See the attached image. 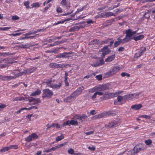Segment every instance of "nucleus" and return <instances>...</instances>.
Returning <instances> with one entry per match:
<instances>
[{
    "label": "nucleus",
    "mask_w": 155,
    "mask_h": 155,
    "mask_svg": "<svg viewBox=\"0 0 155 155\" xmlns=\"http://www.w3.org/2000/svg\"><path fill=\"white\" fill-rule=\"evenodd\" d=\"M84 24V22H82L76 24V25H78L77 26L78 27V29L79 30L80 28H82L85 27V25Z\"/></svg>",
    "instance_id": "nucleus-31"
},
{
    "label": "nucleus",
    "mask_w": 155,
    "mask_h": 155,
    "mask_svg": "<svg viewBox=\"0 0 155 155\" xmlns=\"http://www.w3.org/2000/svg\"><path fill=\"white\" fill-rule=\"evenodd\" d=\"M109 114L108 112H105L96 115L92 117L93 119H99L108 116Z\"/></svg>",
    "instance_id": "nucleus-11"
},
{
    "label": "nucleus",
    "mask_w": 155,
    "mask_h": 155,
    "mask_svg": "<svg viewBox=\"0 0 155 155\" xmlns=\"http://www.w3.org/2000/svg\"><path fill=\"white\" fill-rule=\"evenodd\" d=\"M35 45H30L27 44L25 45H18L17 47L20 48H28L31 46H35Z\"/></svg>",
    "instance_id": "nucleus-23"
},
{
    "label": "nucleus",
    "mask_w": 155,
    "mask_h": 155,
    "mask_svg": "<svg viewBox=\"0 0 155 155\" xmlns=\"http://www.w3.org/2000/svg\"><path fill=\"white\" fill-rule=\"evenodd\" d=\"M10 77L8 76H3L2 75H0V79L2 80L6 81L10 80L9 78Z\"/></svg>",
    "instance_id": "nucleus-32"
},
{
    "label": "nucleus",
    "mask_w": 155,
    "mask_h": 155,
    "mask_svg": "<svg viewBox=\"0 0 155 155\" xmlns=\"http://www.w3.org/2000/svg\"><path fill=\"white\" fill-rule=\"evenodd\" d=\"M49 66L51 68H62V65L61 64H58L55 63H51L49 64Z\"/></svg>",
    "instance_id": "nucleus-15"
},
{
    "label": "nucleus",
    "mask_w": 155,
    "mask_h": 155,
    "mask_svg": "<svg viewBox=\"0 0 155 155\" xmlns=\"http://www.w3.org/2000/svg\"><path fill=\"white\" fill-rule=\"evenodd\" d=\"M135 54L136 55L137 57L138 58H139L142 54V52H140L139 51L137 53H136Z\"/></svg>",
    "instance_id": "nucleus-55"
},
{
    "label": "nucleus",
    "mask_w": 155,
    "mask_h": 155,
    "mask_svg": "<svg viewBox=\"0 0 155 155\" xmlns=\"http://www.w3.org/2000/svg\"><path fill=\"white\" fill-rule=\"evenodd\" d=\"M68 153L71 154H73L74 153V150L72 148H71L68 151Z\"/></svg>",
    "instance_id": "nucleus-48"
},
{
    "label": "nucleus",
    "mask_w": 155,
    "mask_h": 155,
    "mask_svg": "<svg viewBox=\"0 0 155 155\" xmlns=\"http://www.w3.org/2000/svg\"><path fill=\"white\" fill-rule=\"evenodd\" d=\"M121 44V43L120 41L119 40H118V41H116L114 43V46L115 47H116L120 45V44Z\"/></svg>",
    "instance_id": "nucleus-42"
},
{
    "label": "nucleus",
    "mask_w": 155,
    "mask_h": 155,
    "mask_svg": "<svg viewBox=\"0 0 155 155\" xmlns=\"http://www.w3.org/2000/svg\"><path fill=\"white\" fill-rule=\"evenodd\" d=\"M97 93L96 92H95V93H94V95L91 96V99L93 100H94V99H95L96 97V96H97Z\"/></svg>",
    "instance_id": "nucleus-62"
},
{
    "label": "nucleus",
    "mask_w": 155,
    "mask_h": 155,
    "mask_svg": "<svg viewBox=\"0 0 155 155\" xmlns=\"http://www.w3.org/2000/svg\"><path fill=\"white\" fill-rule=\"evenodd\" d=\"M29 100V102H31L32 101H37V103H34L33 104H37L38 103H40L41 102L40 99L38 98L36 99L34 98L33 97H30L28 98V100Z\"/></svg>",
    "instance_id": "nucleus-14"
},
{
    "label": "nucleus",
    "mask_w": 155,
    "mask_h": 155,
    "mask_svg": "<svg viewBox=\"0 0 155 155\" xmlns=\"http://www.w3.org/2000/svg\"><path fill=\"white\" fill-rule=\"evenodd\" d=\"M105 95H104V97L105 99H110L116 96L117 94V93H108V91L105 92Z\"/></svg>",
    "instance_id": "nucleus-8"
},
{
    "label": "nucleus",
    "mask_w": 155,
    "mask_h": 155,
    "mask_svg": "<svg viewBox=\"0 0 155 155\" xmlns=\"http://www.w3.org/2000/svg\"><path fill=\"white\" fill-rule=\"evenodd\" d=\"M121 75L122 77L127 76V77H129L130 76V74L127 73L125 72H122L121 74Z\"/></svg>",
    "instance_id": "nucleus-45"
},
{
    "label": "nucleus",
    "mask_w": 155,
    "mask_h": 155,
    "mask_svg": "<svg viewBox=\"0 0 155 155\" xmlns=\"http://www.w3.org/2000/svg\"><path fill=\"white\" fill-rule=\"evenodd\" d=\"M109 42H110V43L109 45H108V47L109 46L110 47H111L112 45V44L114 43V40L112 39H111V40H110V41Z\"/></svg>",
    "instance_id": "nucleus-61"
},
{
    "label": "nucleus",
    "mask_w": 155,
    "mask_h": 155,
    "mask_svg": "<svg viewBox=\"0 0 155 155\" xmlns=\"http://www.w3.org/2000/svg\"><path fill=\"white\" fill-rule=\"evenodd\" d=\"M111 40V39H108L104 41H103L101 42V44H107Z\"/></svg>",
    "instance_id": "nucleus-47"
},
{
    "label": "nucleus",
    "mask_w": 155,
    "mask_h": 155,
    "mask_svg": "<svg viewBox=\"0 0 155 155\" xmlns=\"http://www.w3.org/2000/svg\"><path fill=\"white\" fill-rule=\"evenodd\" d=\"M84 24V22H82L76 24V25H78L77 26L78 27V29L79 30L80 28H82L85 27V25Z\"/></svg>",
    "instance_id": "nucleus-30"
},
{
    "label": "nucleus",
    "mask_w": 155,
    "mask_h": 155,
    "mask_svg": "<svg viewBox=\"0 0 155 155\" xmlns=\"http://www.w3.org/2000/svg\"><path fill=\"white\" fill-rule=\"evenodd\" d=\"M146 50V48L145 47H142L141 49L139 51L141 52L142 54H143V52L145 51Z\"/></svg>",
    "instance_id": "nucleus-56"
},
{
    "label": "nucleus",
    "mask_w": 155,
    "mask_h": 155,
    "mask_svg": "<svg viewBox=\"0 0 155 155\" xmlns=\"http://www.w3.org/2000/svg\"><path fill=\"white\" fill-rule=\"evenodd\" d=\"M134 94H130L128 95H125L124 97L125 99H130L134 98Z\"/></svg>",
    "instance_id": "nucleus-33"
},
{
    "label": "nucleus",
    "mask_w": 155,
    "mask_h": 155,
    "mask_svg": "<svg viewBox=\"0 0 155 155\" xmlns=\"http://www.w3.org/2000/svg\"><path fill=\"white\" fill-rule=\"evenodd\" d=\"M15 76H9L10 80L12 79H14L20 76H21L24 74H25L24 70L23 71H21L20 70H16L13 72Z\"/></svg>",
    "instance_id": "nucleus-5"
},
{
    "label": "nucleus",
    "mask_w": 155,
    "mask_h": 155,
    "mask_svg": "<svg viewBox=\"0 0 155 155\" xmlns=\"http://www.w3.org/2000/svg\"><path fill=\"white\" fill-rule=\"evenodd\" d=\"M130 39L129 38L126 37V36L125 38H124L123 39H121L120 38H118V40H119L120 41V42L121 44H124L127 42L128 41L130 40Z\"/></svg>",
    "instance_id": "nucleus-22"
},
{
    "label": "nucleus",
    "mask_w": 155,
    "mask_h": 155,
    "mask_svg": "<svg viewBox=\"0 0 155 155\" xmlns=\"http://www.w3.org/2000/svg\"><path fill=\"white\" fill-rule=\"evenodd\" d=\"M61 4L62 5H65L68 9L70 6L69 3L67 2L66 0H62L61 2Z\"/></svg>",
    "instance_id": "nucleus-21"
},
{
    "label": "nucleus",
    "mask_w": 155,
    "mask_h": 155,
    "mask_svg": "<svg viewBox=\"0 0 155 155\" xmlns=\"http://www.w3.org/2000/svg\"><path fill=\"white\" fill-rule=\"evenodd\" d=\"M9 149H10V148H9V146L7 147H5L1 149L0 150V152H4L6 151H8V150Z\"/></svg>",
    "instance_id": "nucleus-36"
},
{
    "label": "nucleus",
    "mask_w": 155,
    "mask_h": 155,
    "mask_svg": "<svg viewBox=\"0 0 155 155\" xmlns=\"http://www.w3.org/2000/svg\"><path fill=\"white\" fill-rule=\"evenodd\" d=\"M64 137L63 136H58L56 139V141L57 142L60 141L61 140L63 139Z\"/></svg>",
    "instance_id": "nucleus-41"
},
{
    "label": "nucleus",
    "mask_w": 155,
    "mask_h": 155,
    "mask_svg": "<svg viewBox=\"0 0 155 155\" xmlns=\"http://www.w3.org/2000/svg\"><path fill=\"white\" fill-rule=\"evenodd\" d=\"M96 93H97V94H98L100 96H101L102 95L104 96V95H105V92H102L101 91H97V92Z\"/></svg>",
    "instance_id": "nucleus-52"
},
{
    "label": "nucleus",
    "mask_w": 155,
    "mask_h": 155,
    "mask_svg": "<svg viewBox=\"0 0 155 155\" xmlns=\"http://www.w3.org/2000/svg\"><path fill=\"white\" fill-rule=\"evenodd\" d=\"M68 73L66 72L65 74L64 82L65 83V86H69L68 82Z\"/></svg>",
    "instance_id": "nucleus-27"
},
{
    "label": "nucleus",
    "mask_w": 155,
    "mask_h": 155,
    "mask_svg": "<svg viewBox=\"0 0 155 155\" xmlns=\"http://www.w3.org/2000/svg\"><path fill=\"white\" fill-rule=\"evenodd\" d=\"M6 106V105L4 104H0V110H2Z\"/></svg>",
    "instance_id": "nucleus-53"
},
{
    "label": "nucleus",
    "mask_w": 155,
    "mask_h": 155,
    "mask_svg": "<svg viewBox=\"0 0 155 155\" xmlns=\"http://www.w3.org/2000/svg\"><path fill=\"white\" fill-rule=\"evenodd\" d=\"M125 33L126 34V37L127 38L129 37L130 38L133 35L132 33V31L131 29H128L126 31Z\"/></svg>",
    "instance_id": "nucleus-20"
},
{
    "label": "nucleus",
    "mask_w": 155,
    "mask_h": 155,
    "mask_svg": "<svg viewBox=\"0 0 155 155\" xmlns=\"http://www.w3.org/2000/svg\"><path fill=\"white\" fill-rule=\"evenodd\" d=\"M81 115H77L75 116V119H79L80 120Z\"/></svg>",
    "instance_id": "nucleus-64"
},
{
    "label": "nucleus",
    "mask_w": 155,
    "mask_h": 155,
    "mask_svg": "<svg viewBox=\"0 0 155 155\" xmlns=\"http://www.w3.org/2000/svg\"><path fill=\"white\" fill-rule=\"evenodd\" d=\"M85 7H86V6H84L81 8L78 9L77 11L76 12V13H78L79 12L83 11L84 10V9L85 8Z\"/></svg>",
    "instance_id": "nucleus-54"
},
{
    "label": "nucleus",
    "mask_w": 155,
    "mask_h": 155,
    "mask_svg": "<svg viewBox=\"0 0 155 155\" xmlns=\"http://www.w3.org/2000/svg\"><path fill=\"white\" fill-rule=\"evenodd\" d=\"M31 5L32 7L38 8L40 6V5L38 2H35L33 3Z\"/></svg>",
    "instance_id": "nucleus-35"
},
{
    "label": "nucleus",
    "mask_w": 155,
    "mask_h": 155,
    "mask_svg": "<svg viewBox=\"0 0 155 155\" xmlns=\"http://www.w3.org/2000/svg\"><path fill=\"white\" fill-rule=\"evenodd\" d=\"M140 117H143L147 119H150L151 118L150 115H143L139 116Z\"/></svg>",
    "instance_id": "nucleus-40"
},
{
    "label": "nucleus",
    "mask_w": 155,
    "mask_h": 155,
    "mask_svg": "<svg viewBox=\"0 0 155 155\" xmlns=\"http://www.w3.org/2000/svg\"><path fill=\"white\" fill-rule=\"evenodd\" d=\"M95 78L97 80L100 81L102 79V76L101 75H98L95 77Z\"/></svg>",
    "instance_id": "nucleus-51"
},
{
    "label": "nucleus",
    "mask_w": 155,
    "mask_h": 155,
    "mask_svg": "<svg viewBox=\"0 0 155 155\" xmlns=\"http://www.w3.org/2000/svg\"><path fill=\"white\" fill-rule=\"evenodd\" d=\"M144 36L143 35H140L139 36L135 37H134L132 38H133L135 41H137L143 38Z\"/></svg>",
    "instance_id": "nucleus-29"
},
{
    "label": "nucleus",
    "mask_w": 155,
    "mask_h": 155,
    "mask_svg": "<svg viewBox=\"0 0 155 155\" xmlns=\"http://www.w3.org/2000/svg\"><path fill=\"white\" fill-rule=\"evenodd\" d=\"M62 85L61 82H59L58 84H52L51 85L49 86V87H51L53 89H59L60 88Z\"/></svg>",
    "instance_id": "nucleus-16"
},
{
    "label": "nucleus",
    "mask_w": 155,
    "mask_h": 155,
    "mask_svg": "<svg viewBox=\"0 0 155 155\" xmlns=\"http://www.w3.org/2000/svg\"><path fill=\"white\" fill-rule=\"evenodd\" d=\"M120 125L119 122L117 121H114L110 123L108 125L105 126L106 128L114 127Z\"/></svg>",
    "instance_id": "nucleus-10"
},
{
    "label": "nucleus",
    "mask_w": 155,
    "mask_h": 155,
    "mask_svg": "<svg viewBox=\"0 0 155 155\" xmlns=\"http://www.w3.org/2000/svg\"><path fill=\"white\" fill-rule=\"evenodd\" d=\"M109 89V87L108 85L104 84L97 87V91L102 92H106L105 91L107 90H108Z\"/></svg>",
    "instance_id": "nucleus-9"
},
{
    "label": "nucleus",
    "mask_w": 155,
    "mask_h": 155,
    "mask_svg": "<svg viewBox=\"0 0 155 155\" xmlns=\"http://www.w3.org/2000/svg\"><path fill=\"white\" fill-rule=\"evenodd\" d=\"M88 117L87 116L82 114L81 115L80 120L81 122H84L87 120Z\"/></svg>",
    "instance_id": "nucleus-24"
},
{
    "label": "nucleus",
    "mask_w": 155,
    "mask_h": 155,
    "mask_svg": "<svg viewBox=\"0 0 155 155\" xmlns=\"http://www.w3.org/2000/svg\"><path fill=\"white\" fill-rule=\"evenodd\" d=\"M124 97H122L120 95L119 96L117 97V101L120 102H121L122 101Z\"/></svg>",
    "instance_id": "nucleus-50"
},
{
    "label": "nucleus",
    "mask_w": 155,
    "mask_h": 155,
    "mask_svg": "<svg viewBox=\"0 0 155 155\" xmlns=\"http://www.w3.org/2000/svg\"><path fill=\"white\" fill-rule=\"evenodd\" d=\"M107 12L108 17H109V16H116L115 15L114 13H112V12Z\"/></svg>",
    "instance_id": "nucleus-49"
},
{
    "label": "nucleus",
    "mask_w": 155,
    "mask_h": 155,
    "mask_svg": "<svg viewBox=\"0 0 155 155\" xmlns=\"http://www.w3.org/2000/svg\"><path fill=\"white\" fill-rule=\"evenodd\" d=\"M52 82V80H48L46 82V85L48 86V87H49V86L53 84L51 83Z\"/></svg>",
    "instance_id": "nucleus-39"
},
{
    "label": "nucleus",
    "mask_w": 155,
    "mask_h": 155,
    "mask_svg": "<svg viewBox=\"0 0 155 155\" xmlns=\"http://www.w3.org/2000/svg\"><path fill=\"white\" fill-rule=\"evenodd\" d=\"M84 89V87L83 86H81L78 88L76 91L72 93L71 94L75 98L81 93L82 91Z\"/></svg>",
    "instance_id": "nucleus-6"
},
{
    "label": "nucleus",
    "mask_w": 155,
    "mask_h": 155,
    "mask_svg": "<svg viewBox=\"0 0 155 155\" xmlns=\"http://www.w3.org/2000/svg\"><path fill=\"white\" fill-rule=\"evenodd\" d=\"M42 97L43 98L47 97L51 98L53 95V92L48 89H46L43 90Z\"/></svg>",
    "instance_id": "nucleus-2"
},
{
    "label": "nucleus",
    "mask_w": 155,
    "mask_h": 155,
    "mask_svg": "<svg viewBox=\"0 0 155 155\" xmlns=\"http://www.w3.org/2000/svg\"><path fill=\"white\" fill-rule=\"evenodd\" d=\"M41 93V91L38 89H37L35 92L32 93L30 95L31 96H35L37 95H38Z\"/></svg>",
    "instance_id": "nucleus-28"
},
{
    "label": "nucleus",
    "mask_w": 155,
    "mask_h": 155,
    "mask_svg": "<svg viewBox=\"0 0 155 155\" xmlns=\"http://www.w3.org/2000/svg\"><path fill=\"white\" fill-rule=\"evenodd\" d=\"M36 68L33 67L30 68L28 69L27 70H24L25 74H30L36 70Z\"/></svg>",
    "instance_id": "nucleus-18"
},
{
    "label": "nucleus",
    "mask_w": 155,
    "mask_h": 155,
    "mask_svg": "<svg viewBox=\"0 0 155 155\" xmlns=\"http://www.w3.org/2000/svg\"><path fill=\"white\" fill-rule=\"evenodd\" d=\"M97 88H93L92 89H90L89 91V92H91V93H93L95 91H97Z\"/></svg>",
    "instance_id": "nucleus-57"
},
{
    "label": "nucleus",
    "mask_w": 155,
    "mask_h": 155,
    "mask_svg": "<svg viewBox=\"0 0 155 155\" xmlns=\"http://www.w3.org/2000/svg\"><path fill=\"white\" fill-rule=\"evenodd\" d=\"M149 12V11L147 10V12H145L144 14L143 15V18L144 17L145 18H149L150 16L148 14Z\"/></svg>",
    "instance_id": "nucleus-44"
},
{
    "label": "nucleus",
    "mask_w": 155,
    "mask_h": 155,
    "mask_svg": "<svg viewBox=\"0 0 155 155\" xmlns=\"http://www.w3.org/2000/svg\"><path fill=\"white\" fill-rule=\"evenodd\" d=\"M115 58V55L113 54L111 56L108 57L107 59H106L105 61L106 62H110L113 61Z\"/></svg>",
    "instance_id": "nucleus-26"
},
{
    "label": "nucleus",
    "mask_w": 155,
    "mask_h": 155,
    "mask_svg": "<svg viewBox=\"0 0 155 155\" xmlns=\"http://www.w3.org/2000/svg\"><path fill=\"white\" fill-rule=\"evenodd\" d=\"M75 98L74 97V96L71 94V95L65 98L64 99V101L66 102H71V101H74Z\"/></svg>",
    "instance_id": "nucleus-17"
},
{
    "label": "nucleus",
    "mask_w": 155,
    "mask_h": 155,
    "mask_svg": "<svg viewBox=\"0 0 155 155\" xmlns=\"http://www.w3.org/2000/svg\"><path fill=\"white\" fill-rule=\"evenodd\" d=\"M62 47L61 48H55L54 49H53L52 50H50L47 51H46V53H54V54H57L59 52V50L61 48H62Z\"/></svg>",
    "instance_id": "nucleus-13"
},
{
    "label": "nucleus",
    "mask_w": 155,
    "mask_h": 155,
    "mask_svg": "<svg viewBox=\"0 0 155 155\" xmlns=\"http://www.w3.org/2000/svg\"><path fill=\"white\" fill-rule=\"evenodd\" d=\"M25 100L26 101H28V98L27 97H21L20 98H19V101H21L22 100Z\"/></svg>",
    "instance_id": "nucleus-60"
},
{
    "label": "nucleus",
    "mask_w": 155,
    "mask_h": 155,
    "mask_svg": "<svg viewBox=\"0 0 155 155\" xmlns=\"http://www.w3.org/2000/svg\"><path fill=\"white\" fill-rule=\"evenodd\" d=\"M108 46H104L101 49V51H99V52H102V55L101 56L102 58H104L106 55L108 54L111 51L108 48Z\"/></svg>",
    "instance_id": "nucleus-3"
},
{
    "label": "nucleus",
    "mask_w": 155,
    "mask_h": 155,
    "mask_svg": "<svg viewBox=\"0 0 155 155\" xmlns=\"http://www.w3.org/2000/svg\"><path fill=\"white\" fill-rule=\"evenodd\" d=\"M127 154L128 155H133L135 154L134 153V150L133 149H132L127 152Z\"/></svg>",
    "instance_id": "nucleus-38"
},
{
    "label": "nucleus",
    "mask_w": 155,
    "mask_h": 155,
    "mask_svg": "<svg viewBox=\"0 0 155 155\" xmlns=\"http://www.w3.org/2000/svg\"><path fill=\"white\" fill-rule=\"evenodd\" d=\"M71 53L70 52L67 53V52H64L63 53H60L56 56V58H66L69 57V56L68 55V54H71Z\"/></svg>",
    "instance_id": "nucleus-12"
},
{
    "label": "nucleus",
    "mask_w": 155,
    "mask_h": 155,
    "mask_svg": "<svg viewBox=\"0 0 155 155\" xmlns=\"http://www.w3.org/2000/svg\"><path fill=\"white\" fill-rule=\"evenodd\" d=\"M146 148V146L144 144L139 143L136 145L133 149L135 154H136L141 151H143Z\"/></svg>",
    "instance_id": "nucleus-1"
},
{
    "label": "nucleus",
    "mask_w": 155,
    "mask_h": 155,
    "mask_svg": "<svg viewBox=\"0 0 155 155\" xmlns=\"http://www.w3.org/2000/svg\"><path fill=\"white\" fill-rule=\"evenodd\" d=\"M30 2L29 1L25 2L24 3V5L26 7L27 9L31 8V7L29 6Z\"/></svg>",
    "instance_id": "nucleus-37"
},
{
    "label": "nucleus",
    "mask_w": 155,
    "mask_h": 155,
    "mask_svg": "<svg viewBox=\"0 0 155 155\" xmlns=\"http://www.w3.org/2000/svg\"><path fill=\"white\" fill-rule=\"evenodd\" d=\"M152 142V141L151 140L148 139L145 141V143L147 145H149Z\"/></svg>",
    "instance_id": "nucleus-46"
},
{
    "label": "nucleus",
    "mask_w": 155,
    "mask_h": 155,
    "mask_svg": "<svg viewBox=\"0 0 155 155\" xmlns=\"http://www.w3.org/2000/svg\"><path fill=\"white\" fill-rule=\"evenodd\" d=\"M38 138V136L35 133H34L29 135L28 137L25 138V140L27 142H29L35 139Z\"/></svg>",
    "instance_id": "nucleus-7"
},
{
    "label": "nucleus",
    "mask_w": 155,
    "mask_h": 155,
    "mask_svg": "<svg viewBox=\"0 0 155 155\" xmlns=\"http://www.w3.org/2000/svg\"><path fill=\"white\" fill-rule=\"evenodd\" d=\"M120 69L118 67H114L112 69H111L109 72H108L106 75L107 77L111 76L114 74L116 72H117Z\"/></svg>",
    "instance_id": "nucleus-4"
},
{
    "label": "nucleus",
    "mask_w": 155,
    "mask_h": 155,
    "mask_svg": "<svg viewBox=\"0 0 155 155\" xmlns=\"http://www.w3.org/2000/svg\"><path fill=\"white\" fill-rule=\"evenodd\" d=\"M70 124L73 125H78V122L74 120H71L70 121Z\"/></svg>",
    "instance_id": "nucleus-43"
},
{
    "label": "nucleus",
    "mask_w": 155,
    "mask_h": 155,
    "mask_svg": "<svg viewBox=\"0 0 155 155\" xmlns=\"http://www.w3.org/2000/svg\"><path fill=\"white\" fill-rule=\"evenodd\" d=\"M142 107V106L141 104H135L133 105L131 107V108L133 109L138 110L140 109Z\"/></svg>",
    "instance_id": "nucleus-19"
},
{
    "label": "nucleus",
    "mask_w": 155,
    "mask_h": 155,
    "mask_svg": "<svg viewBox=\"0 0 155 155\" xmlns=\"http://www.w3.org/2000/svg\"><path fill=\"white\" fill-rule=\"evenodd\" d=\"M78 27L77 26H74L71 28L69 30V31L70 32H74L75 31H78Z\"/></svg>",
    "instance_id": "nucleus-34"
},
{
    "label": "nucleus",
    "mask_w": 155,
    "mask_h": 155,
    "mask_svg": "<svg viewBox=\"0 0 155 155\" xmlns=\"http://www.w3.org/2000/svg\"><path fill=\"white\" fill-rule=\"evenodd\" d=\"M54 125L56 126V128H60L61 127V126L60 125H59L58 123L56 124H53L49 126V124H48L46 126L47 127V129H48L50 128L51 127H54Z\"/></svg>",
    "instance_id": "nucleus-25"
},
{
    "label": "nucleus",
    "mask_w": 155,
    "mask_h": 155,
    "mask_svg": "<svg viewBox=\"0 0 155 155\" xmlns=\"http://www.w3.org/2000/svg\"><path fill=\"white\" fill-rule=\"evenodd\" d=\"M9 147L10 149H17V146L16 145H11Z\"/></svg>",
    "instance_id": "nucleus-58"
},
{
    "label": "nucleus",
    "mask_w": 155,
    "mask_h": 155,
    "mask_svg": "<svg viewBox=\"0 0 155 155\" xmlns=\"http://www.w3.org/2000/svg\"><path fill=\"white\" fill-rule=\"evenodd\" d=\"M60 44V41H56L53 43L54 46H56V45H59Z\"/></svg>",
    "instance_id": "nucleus-63"
},
{
    "label": "nucleus",
    "mask_w": 155,
    "mask_h": 155,
    "mask_svg": "<svg viewBox=\"0 0 155 155\" xmlns=\"http://www.w3.org/2000/svg\"><path fill=\"white\" fill-rule=\"evenodd\" d=\"M19 18V17L17 15L13 16L12 17V19L13 20H17Z\"/></svg>",
    "instance_id": "nucleus-59"
}]
</instances>
